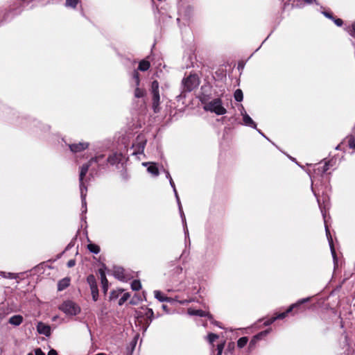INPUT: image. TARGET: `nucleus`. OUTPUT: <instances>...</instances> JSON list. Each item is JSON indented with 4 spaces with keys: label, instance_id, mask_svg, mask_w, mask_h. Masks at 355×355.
Instances as JSON below:
<instances>
[{
    "label": "nucleus",
    "instance_id": "obj_1",
    "mask_svg": "<svg viewBox=\"0 0 355 355\" xmlns=\"http://www.w3.org/2000/svg\"><path fill=\"white\" fill-rule=\"evenodd\" d=\"M311 297H306L304 299H301L298 300L296 303L291 304L285 311L279 313H275V316L271 317L270 318L266 320L263 324L265 326H268L272 324L276 320L284 319L288 314L295 315L298 313H302L306 311L309 307L306 304L311 300Z\"/></svg>",
    "mask_w": 355,
    "mask_h": 355
},
{
    "label": "nucleus",
    "instance_id": "obj_2",
    "mask_svg": "<svg viewBox=\"0 0 355 355\" xmlns=\"http://www.w3.org/2000/svg\"><path fill=\"white\" fill-rule=\"evenodd\" d=\"M105 156L103 155H100L98 156H96L95 157H92L89 159V161L84 164L83 166L80 168V174H79V183H80V190L81 193V196H85L84 193V190L87 191V187L85 184L84 179L86 176L89 167L92 165L93 163H98L101 160L104 159Z\"/></svg>",
    "mask_w": 355,
    "mask_h": 355
},
{
    "label": "nucleus",
    "instance_id": "obj_3",
    "mask_svg": "<svg viewBox=\"0 0 355 355\" xmlns=\"http://www.w3.org/2000/svg\"><path fill=\"white\" fill-rule=\"evenodd\" d=\"M159 87V84L157 80H155L151 83L150 92L152 96V109L155 113H159L161 110Z\"/></svg>",
    "mask_w": 355,
    "mask_h": 355
},
{
    "label": "nucleus",
    "instance_id": "obj_4",
    "mask_svg": "<svg viewBox=\"0 0 355 355\" xmlns=\"http://www.w3.org/2000/svg\"><path fill=\"white\" fill-rule=\"evenodd\" d=\"M206 111L214 112L217 115H223L227 112L226 109L222 105V100L220 98H214L204 106Z\"/></svg>",
    "mask_w": 355,
    "mask_h": 355
},
{
    "label": "nucleus",
    "instance_id": "obj_5",
    "mask_svg": "<svg viewBox=\"0 0 355 355\" xmlns=\"http://www.w3.org/2000/svg\"><path fill=\"white\" fill-rule=\"evenodd\" d=\"M200 80L196 74H190L182 80L183 91L190 92L199 85Z\"/></svg>",
    "mask_w": 355,
    "mask_h": 355
},
{
    "label": "nucleus",
    "instance_id": "obj_6",
    "mask_svg": "<svg viewBox=\"0 0 355 355\" xmlns=\"http://www.w3.org/2000/svg\"><path fill=\"white\" fill-rule=\"evenodd\" d=\"M60 309L67 315H76L80 312V306L73 301L64 302L60 306Z\"/></svg>",
    "mask_w": 355,
    "mask_h": 355
},
{
    "label": "nucleus",
    "instance_id": "obj_7",
    "mask_svg": "<svg viewBox=\"0 0 355 355\" xmlns=\"http://www.w3.org/2000/svg\"><path fill=\"white\" fill-rule=\"evenodd\" d=\"M87 282L89 285L91 289V293L92 299L94 302H96L98 299V289L96 283V278L94 275H89L87 277Z\"/></svg>",
    "mask_w": 355,
    "mask_h": 355
},
{
    "label": "nucleus",
    "instance_id": "obj_8",
    "mask_svg": "<svg viewBox=\"0 0 355 355\" xmlns=\"http://www.w3.org/2000/svg\"><path fill=\"white\" fill-rule=\"evenodd\" d=\"M146 144V141L140 139L139 136H138L137 137L136 144H134L132 145V148H134V151H133L132 154L138 155V154L143 153L144 148H145Z\"/></svg>",
    "mask_w": 355,
    "mask_h": 355
},
{
    "label": "nucleus",
    "instance_id": "obj_9",
    "mask_svg": "<svg viewBox=\"0 0 355 355\" xmlns=\"http://www.w3.org/2000/svg\"><path fill=\"white\" fill-rule=\"evenodd\" d=\"M89 144L87 142H79L78 144H69V148L73 153H80L88 148Z\"/></svg>",
    "mask_w": 355,
    "mask_h": 355
},
{
    "label": "nucleus",
    "instance_id": "obj_10",
    "mask_svg": "<svg viewBox=\"0 0 355 355\" xmlns=\"http://www.w3.org/2000/svg\"><path fill=\"white\" fill-rule=\"evenodd\" d=\"M99 275L101 276V281L102 284V290L103 293L105 295L108 290V280L106 277L105 270L100 268L98 270Z\"/></svg>",
    "mask_w": 355,
    "mask_h": 355
},
{
    "label": "nucleus",
    "instance_id": "obj_11",
    "mask_svg": "<svg viewBox=\"0 0 355 355\" xmlns=\"http://www.w3.org/2000/svg\"><path fill=\"white\" fill-rule=\"evenodd\" d=\"M37 330L40 334H43L46 336H49L51 335L50 326L42 322H38L37 326Z\"/></svg>",
    "mask_w": 355,
    "mask_h": 355
},
{
    "label": "nucleus",
    "instance_id": "obj_12",
    "mask_svg": "<svg viewBox=\"0 0 355 355\" xmlns=\"http://www.w3.org/2000/svg\"><path fill=\"white\" fill-rule=\"evenodd\" d=\"M188 313L192 315H198L200 317H207L209 318V320H211L213 319V316L211 313H209V312L202 311L201 309L196 310V309H188Z\"/></svg>",
    "mask_w": 355,
    "mask_h": 355
},
{
    "label": "nucleus",
    "instance_id": "obj_13",
    "mask_svg": "<svg viewBox=\"0 0 355 355\" xmlns=\"http://www.w3.org/2000/svg\"><path fill=\"white\" fill-rule=\"evenodd\" d=\"M121 158L122 155L121 153H113L107 157V162L112 165H114L119 163L121 161Z\"/></svg>",
    "mask_w": 355,
    "mask_h": 355
},
{
    "label": "nucleus",
    "instance_id": "obj_14",
    "mask_svg": "<svg viewBox=\"0 0 355 355\" xmlns=\"http://www.w3.org/2000/svg\"><path fill=\"white\" fill-rule=\"evenodd\" d=\"M268 333V330L263 331L254 336L250 342L249 347L252 348L254 346L259 340H261L263 336H266Z\"/></svg>",
    "mask_w": 355,
    "mask_h": 355
},
{
    "label": "nucleus",
    "instance_id": "obj_15",
    "mask_svg": "<svg viewBox=\"0 0 355 355\" xmlns=\"http://www.w3.org/2000/svg\"><path fill=\"white\" fill-rule=\"evenodd\" d=\"M150 164V166L148 167L147 171L148 173H151L154 176H157L159 173L158 167L155 163H143L144 166H147V164Z\"/></svg>",
    "mask_w": 355,
    "mask_h": 355
},
{
    "label": "nucleus",
    "instance_id": "obj_16",
    "mask_svg": "<svg viewBox=\"0 0 355 355\" xmlns=\"http://www.w3.org/2000/svg\"><path fill=\"white\" fill-rule=\"evenodd\" d=\"M70 285V278L64 277L58 283V290L61 291L67 288Z\"/></svg>",
    "mask_w": 355,
    "mask_h": 355
},
{
    "label": "nucleus",
    "instance_id": "obj_17",
    "mask_svg": "<svg viewBox=\"0 0 355 355\" xmlns=\"http://www.w3.org/2000/svg\"><path fill=\"white\" fill-rule=\"evenodd\" d=\"M23 322V317L20 315H15L9 319V323L15 326L21 324Z\"/></svg>",
    "mask_w": 355,
    "mask_h": 355
},
{
    "label": "nucleus",
    "instance_id": "obj_18",
    "mask_svg": "<svg viewBox=\"0 0 355 355\" xmlns=\"http://www.w3.org/2000/svg\"><path fill=\"white\" fill-rule=\"evenodd\" d=\"M150 67V62L148 60H142L139 63L137 70H139L141 71H146L149 69Z\"/></svg>",
    "mask_w": 355,
    "mask_h": 355
},
{
    "label": "nucleus",
    "instance_id": "obj_19",
    "mask_svg": "<svg viewBox=\"0 0 355 355\" xmlns=\"http://www.w3.org/2000/svg\"><path fill=\"white\" fill-rule=\"evenodd\" d=\"M144 315L146 318V324H149L152 322L153 317H154V313H153V309H149V308H146Z\"/></svg>",
    "mask_w": 355,
    "mask_h": 355
},
{
    "label": "nucleus",
    "instance_id": "obj_20",
    "mask_svg": "<svg viewBox=\"0 0 355 355\" xmlns=\"http://www.w3.org/2000/svg\"><path fill=\"white\" fill-rule=\"evenodd\" d=\"M146 94V92L144 89H141L139 86H136V88L134 92V96L135 98H139L144 97Z\"/></svg>",
    "mask_w": 355,
    "mask_h": 355
},
{
    "label": "nucleus",
    "instance_id": "obj_21",
    "mask_svg": "<svg viewBox=\"0 0 355 355\" xmlns=\"http://www.w3.org/2000/svg\"><path fill=\"white\" fill-rule=\"evenodd\" d=\"M243 120L244 123L246 125L251 126V127L256 126L255 123L253 121V120L251 119V117L247 114L243 115Z\"/></svg>",
    "mask_w": 355,
    "mask_h": 355
},
{
    "label": "nucleus",
    "instance_id": "obj_22",
    "mask_svg": "<svg viewBox=\"0 0 355 355\" xmlns=\"http://www.w3.org/2000/svg\"><path fill=\"white\" fill-rule=\"evenodd\" d=\"M123 292V289L113 290L110 293V300L117 299L120 294Z\"/></svg>",
    "mask_w": 355,
    "mask_h": 355
},
{
    "label": "nucleus",
    "instance_id": "obj_23",
    "mask_svg": "<svg viewBox=\"0 0 355 355\" xmlns=\"http://www.w3.org/2000/svg\"><path fill=\"white\" fill-rule=\"evenodd\" d=\"M87 249L92 253L98 254L100 252V247L94 243H89L87 245Z\"/></svg>",
    "mask_w": 355,
    "mask_h": 355
},
{
    "label": "nucleus",
    "instance_id": "obj_24",
    "mask_svg": "<svg viewBox=\"0 0 355 355\" xmlns=\"http://www.w3.org/2000/svg\"><path fill=\"white\" fill-rule=\"evenodd\" d=\"M234 99L238 101V102H241L243 101V92L241 89H237L235 92H234Z\"/></svg>",
    "mask_w": 355,
    "mask_h": 355
},
{
    "label": "nucleus",
    "instance_id": "obj_25",
    "mask_svg": "<svg viewBox=\"0 0 355 355\" xmlns=\"http://www.w3.org/2000/svg\"><path fill=\"white\" fill-rule=\"evenodd\" d=\"M131 288L133 291H139L141 288V284L139 280L135 279L131 283Z\"/></svg>",
    "mask_w": 355,
    "mask_h": 355
},
{
    "label": "nucleus",
    "instance_id": "obj_26",
    "mask_svg": "<svg viewBox=\"0 0 355 355\" xmlns=\"http://www.w3.org/2000/svg\"><path fill=\"white\" fill-rule=\"evenodd\" d=\"M248 337H246V336L241 337L237 341V346L239 348H243V347H245L246 345V344L248 343Z\"/></svg>",
    "mask_w": 355,
    "mask_h": 355
},
{
    "label": "nucleus",
    "instance_id": "obj_27",
    "mask_svg": "<svg viewBox=\"0 0 355 355\" xmlns=\"http://www.w3.org/2000/svg\"><path fill=\"white\" fill-rule=\"evenodd\" d=\"M155 297L158 299L160 302H170V298L164 296L162 293L159 291L155 292Z\"/></svg>",
    "mask_w": 355,
    "mask_h": 355
},
{
    "label": "nucleus",
    "instance_id": "obj_28",
    "mask_svg": "<svg viewBox=\"0 0 355 355\" xmlns=\"http://www.w3.org/2000/svg\"><path fill=\"white\" fill-rule=\"evenodd\" d=\"M132 78L135 80V85L139 86L140 85V75L137 70H134L132 73Z\"/></svg>",
    "mask_w": 355,
    "mask_h": 355
},
{
    "label": "nucleus",
    "instance_id": "obj_29",
    "mask_svg": "<svg viewBox=\"0 0 355 355\" xmlns=\"http://www.w3.org/2000/svg\"><path fill=\"white\" fill-rule=\"evenodd\" d=\"M347 143L349 148L355 150V137L353 135L347 137Z\"/></svg>",
    "mask_w": 355,
    "mask_h": 355
},
{
    "label": "nucleus",
    "instance_id": "obj_30",
    "mask_svg": "<svg viewBox=\"0 0 355 355\" xmlns=\"http://www.w3.org/2000/svg\"><path fill=\"white\" fill-rule=\"evenodd\" d=\"M130 297V294L129 293H125L119 300V305L122 306Z\"/></svg>",
    "mask_w": 355,
    "mask_h": 355
},
{
    "label": "nucleus",
    "instance_id": "obj_31",
    "mask_svg": "<svg viewBox=\"0 0 355 355\" xmlns=\"http://www.w3.org/2000/svg\"><path fill=\"white\" fill-rule=\"evenodd\" d=\"M218 335L214 334V333H209L207 335V340L209 343L211 345H213L214 342L218 338Z\"/></svg>",
    "mask_w": 355,
    "mask_h": 355
},
{
    "label": "nucleus",
    "instance_id": "obj_32",
    "mask_svg": "<svg viewBox=\"0 0 355 355\" xmlns=\"http://www.w3.org/2000/svg\"><path fill=\"white\" fill-rule=\"evenodd\" d=\"M347 31L349 33V34L352 36L353 37H355V21L352 23L351 26H349L347 28Z\"/></svg>",
    "mask_w": 355,
    "mask_h": 355
},
{
    "label": "nucleus",
    "instance_id": "obj_33",
    "mask_svg": "<svg viewBox=\"0 0 355 355\" xmlns=\"http://www.w3.org/2000/svg\"><path fill=\"white\" fill-rule=\"evenodd\" d=\"M78 2L79 0H66V6L75 8L77 6Z\"/></svg>",
    "mask_w": 355,
    "mask_h": 355
},
{
    "label": "nucleus",
    "instance_id": "obj_34",
    "mask_svg": "<svg viewBox=\"0 0 355 355\" xmlns=\"http://www.w3.org/2000/svg\"><path fill=\"white\" fill-rule=\"evenodd\" d=\"M329 168V162H326L321 167V169L318 168V170L322 172V173H325Z\"/></svg>",
    "mask_w": 355,
    "mask_h": 355
},
{
    "label": "nucleus",
    "instance_id": "obj_35",
    "mask_svg": "<svg viewBox=\"0 0 355 355\" xmlns=\"http://www.w3.org/2000/svg\"><path fill=\"white\" fill-rule=\"evenodd\" d=\"M225 347V343H222L217 345V355H222L223 349Z\"/></svg>",
    "mask_w": 355,
    "mask_h": 355
},
{
    "label": "nucleus",
    "instance_id": "obj_36",
    "mask_svg": "<svg viewBox=\"0 0 355 355\" xmlns=\"http://www.w3.org/2000/svg\"><path fill=\"white\" fill-rule=\"evenodd\" d=\"M322 13H323V15H324L326 17H327V18H329V19H331V20L334 19V18H335V15H334L331 12H329V11H324Z\"/></svg>",
    "mask_w": 355,
    "mask_h": 355
},
{
    "label": "nucleus",
    "instance_id": "obj_37",
    "mask_svg": "<svg viewBox=\"0 0 355 355\" xmlns=\"http://www.w3.org/2000/svg\"><path fill=\"white\" fill-rule=\"evenodd\" d=\"M332 21H334V22L335 23V24L338 26H342L343 24V19H340V18H338L335 16V18L334 19H333Z\"/></svg>",
    "mask_w": 355,
    "mask_h": 355
},
{
    "label": "nucleus",
    "instance_id": "obj_38",
    "mask_svg": "<svg viewBox=\"0 0 355 355\" xmlns=\"http://www.w3.org/2000/svg\"><path fill=\"white\" fill-rule=\"evenodd\" d=\"M67 266L69 268H72L75 265H76V260L75 259H70L67 263Z\"/></svg>",
    "mask_w": 355,
    "mask_h": 355
},
{
    "label": "nucleus",
    "instance_id": "obj_39",
    "mask_svg": "<svg viewBox=\"0 0 355 355\" xmlns=\"http://www.w3.org/2000/svg\"><path fill=\"white\" fill-rule=\"evenodd\" d=\"M35 355H45L44 352L40 349V348H36L35 349Z\"/></svg>",
    "mask_w": 355,
    "mask_h": 355
},
{
    "label": "nucleus",
    "instance_id": "obj_40",
    "mask_svg": "<svg viewBox=\"0 0 355 355\" xmlns=\"http://www.w3.org/2000/svg\"><path fill=\"white\" fill-rule=\"evenodd\" d=\"M47 355H58V353L56 350L51 349Z\"/></svg>",
    "mask_w": 355,
    "mask_h": 355
},
{
    "label": "nucleus",
    "instance_id": "obj_41",
    "mask_svg": "<svg viewBox=\"0 0 355 355\" xmlns=\"http://www.w3.org/2000/svg\"><path fill=\"white\" fill-rule=\"evenodd\" d=\"M330 245H331V248L332 253H333L334 256L335 257L336 256V252H335V250H334V244H333L332 240L330 241Z\"/></svg>",
    "mask_w": 355,
    "mask_h": 355
},
{
    "label": "nucleus",
    "instance_id": "obj_42",
    "mask_svg": "<svg viewBox=\"0 0 355 355\" xmlns=\"http://www.w3.org/2000/svg\"><path fill=\"white\" fill-rule=\"evenodd\" d=\"M211 322H212L214 324H215V325H216V326H218V327H221L219 325V324H220V322H218V321H215V320H214V321H212Z\"/></svg>",
    "mask_w": 355,
    "mask_h": 355
},
{
    "label": "nucleus",
    "instance_id": "obj_43",
    "mask_svg": "<svg viewBox=\"0 0 355 355\" xmlns=\"http://www.w3.org/2000/svg\"><path fill=\"white\" fill-rule=\"evenodd\" d=\"M130 304L135 305L137 304V302L134 300V299L131 300L130 302Z\"/></svg>",
    "mask_w": 355,
    "mask_h": 355
},
{
    "label": "nucleus",
    "instance_id": "obj_44",
    "mask_svg": "<svg viewBox=\"0 0 355 355\" xmlns=\"http://www.w3.org/2000/svg\"><path fill=\"white\" fill-rule=\"evenodd\" d=\"M305 2L306 3H313V0H304Z\"/></svg>",
    "mask_w": 355,
    "mask_h": 355
},
{
    "label": "nucleus",
    "instance_id": "obj_45",
    "mask_svg": "<svg viewBox=\"0 0 355 355\" xmlns=\"http://www.w3.org/2000/svg\"><path fill=\"white\" fill-rule=\"evenodd\" d=\"M170 182H171V185H172L173 187H174V186H175V185H174V182H173V180H172V178H170Z\"/></svg>",
    "mask_w": 355,
    "mask_h": 355
},
{
    "label": "nucleus",
    "instance_id": "obj_46",
    "mask_svg": "<svg viewBox=\"0 0 355 355\" xmlns=\"http://www.w3.org/2000/svg\"><path fill=\"white\" fill-rule=\"evenodd\" d=\"M234 343H231L229 344L228 347H230L231 346H232V347H234Z\"/></svg>",
    "mask_w": 355,
    "mask_h": 355
},
{
    "label": "nucleus",
    "instance_id": "obj_47",
    "mask_svg": "<svg viewBox=\"0 0 355 355\" xmlns=\"http://www.w3.org/2000/svg\"><path fill=\"white\" fill-rule=\"evenodd\" d=\"M326 231H327V234H330L329 230V229H328L327 227H326Z\"/></svg>",
    "mask_w": 355,
    "mask_h": 355
},
{
    "label": "nucleus",
    "instance_id": "obj_48",
    "mask_svg": "<svg viewBox=\"0 0 355 355\" xmlns=\"http://www.w3.org/2000/svg\"><path fill=\"white\" fill-rule=\"evenodd\" d=\"M201 102H202V103H205V101L203 99H201Z\"/></svg>",
    "mask_w": 355,
    "mask_h": 355
},
{
    "label": "nucleus",
    "instance_id": "obj_49",
    "mask_svg": "<svg viewBox=\"0 0 355 355\" xmlns=\"http://www.w3.org/2000/svg\"><path fill=\"white\" fill-rule=\"evenodd\" d=\"M163 308H164V309H166V305H163Z\"/></svg>",
    "mask_w": 355,
    "mask_h": 355
},
{
    "label": "nucleus",
    "instance_id": "obj_50",
    "mask_svg": "<svg viewBox=\"0 0 355 355\" xmlns=\"http://www.w3.org/2000/svg\"><path fill=\"white\" fill-rule=\"evenodd\" d=\"M27 355H33L32 353H29Z\"/></svg>",
    "mask_w": 355,
    "mask_h": 355
}]
</instances>
